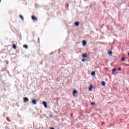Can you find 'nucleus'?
I'll list each match as a JSON object with an SVG mask.
<instances>
[{"instance_id":"4be33fe9","label":"nucleus","mask_w":129,"mask_h":129,"mask_svg":"<svg viewBox=\"0 0 129 129\" xmlns=\"http://www.w3.org/2000/svg\"><path fill=\"white\" fill-rule=\"evenodd\" d=\"M40 41V38H38V41Z\"/></svg>"},{"instance_id":"6e6552de","label":"nucleus","mask_w":129,"mask_h":129,"mask_svg":"<svg viewBox=\"0 0 129 129\" xmlns=\"http://www.w3.org/2000/svg\"><path fill=\"white\" fill-rule=\"evenodd\" d=\"M82 56H83V58H87V55H86V54H83L82 55Z\"/></svg>"},{"instance_id":"20e7f679","label":"nucleus","mask_w":129,"mask_h":129,"mask_svg":"<svg viewBox=\"0 0 129 129\" xmlns=\"http://www.w3.org/2000/svg\"><path fill=\"white\" fill-rule=\"evenodd\" d=\"M32 19L33 21H37V20H38V18H37L36 17H35L34 16H32Z\"/></svg>"},{"instance_id":"412c9836","label":"nucleus","mask_w":129,"mask_h":129,"mask_svg":"<svg viewBox=\"0 0 129 129\" xmlns=\"http://www.w3.org/2000/svg\"><path fill=\"white\" fill-rule=\"evenodd\" d=\"M49 117H53V116L52 115H50Z\"/></svg>"},{"instance_id":"9d476101","label":"nucleus","mask_w":129,"mask_h":129,"mask_svg":"<svg viewBox=\"0 0 129 129\" xmlns=\"http://www.w3.org/2000/svg\"><path fill=\"white\" fill-rule=\"evenodd\" d=\"M13 48L14 49H17V45H16V44H13Z\"/></svg>"},{"instance_id":"f3484780","label":"nucleus","mask_w":129,"mask_h":129,"mask_svg":"<svg viewBox=\"0 0 129 129\" xmlns=\"http://www.w3.org/2000/svg\"><path fill=\"white\" fill-rule=\"evenodd\" d=\"M89 91H91V90H92V87H90L89 88Z\"/></svg>"},{"instance_id":"dca6fc26","label":"nucleus","mask_w":129,"mask_h":129,"mask_svg":"<svg viewBox=\"0 0 129 129\" xmlns=\"http://www.w3.org/2000/svg\"><path fill=\"white\" fill-rule=\"evenodd\" d=\"M82 62H85V61H86V59H85V58L82 59Z\"/></svg>"},{"instance_id":"0eeeda50","label":"nucleus","mask_w":129,"mask_h":129,"mask_svg":"<svg viewBox=\"0 0 129 129\" xmlns=\"http://www.w3.org/2000/svg\"><path fill=\"white\" fill-rule=\"evenodd\" d=\"M75 26H76V27H78V26H79V22H76L75 23Z\"/></svg>"},{"instance_id":"aec40b11","label":"nucleus","mask_w":129,"mask_h":129,"mask_svg":"<svg viewBox=\"0 0 129 129\" xmlns=\"http://www.w3.org/2000/svg\"><path fill=\"white\" fill-rule=\"evenodd\" d=\"M91 104H92V105H94V104H95V103H91Z\"/></svg>"},{"instance_id":"9b49d317","label":"nucleus","mask_w":129,"mask_h":129,"mask_svg":"<svg viewBox=\"0 0 129 129\" xmlns=\"http://www.w3.org/2000/svg\"><path fill=\"white\" fill-rule=\"evenodd\" d=\"M23 47H24V48H25V49H28V45H24L23 46Z\"/></svg>"},{"instance_id":"6ab92c4d","label":"nucleus","mask_w":129,"mask_h":129,"mask_svg":"<svg viewBox=\"0 0 129 129\" xmlns=\"http://www.w3.org/2000/svg\"><path fill=\"white\" fill-rule=\"evenodd\" d=\"M118 71H120V70H121V68H118Z\"/></svg>"},{"instance_id":"f8f14e48","label":"nucleus","mask_w":129,"mask_h":129,"mask_svg":"<svg viewBox=\"0 0 129 129\" xmlns=\"http://www.w3.org/2000/svg\"><path fill=\"white\" fill-rule=\"evenodd\" d=\"M91 75L92 76H94V75H95V72H92Z\"/></svg>"},{"instance_id":"f257e3e1","label":"nucleus","mask_w":129,"mask_h":129,"mask_svg":"<svg viewBox=\"0 0 129 129\" xmlns=\"http://www.w3.org/2000/svg\"><path fill=\"white\" fill-rule=\"evenodd\" d=\"M42 103H43L44 107H45V108H47V107H48V106L47 105V102L43 101Z\"/></svg>"},{"instance_id":"5701e85b","label":"nucleus","mask_w":129,"mask_h":129,"mask_svg":"<svg viewBox=\"0 0 129 129\" xmlns=\"http://www.w3.org/2000/svg\"><path fill=\"white\" fill-rule=\"evenodd\" d=\"M50 129H55V128H51Z\"/></svg>"},{"instance_id":"b1692460","label":"nucleus","mask_w":129,"mask_h":129,"mask_svg":"<svg viewBox=\"0 0 129 129\" xmlns=\"http://www.w3.org/2000/svg\"><path fill=\"white\" fill-rule=\"evenodd\" d=\"M1 1H2V0H0V3H1Z\"/></svg>"},{"instance_id":"4468645a","label":"nucleus","mask_w":129,"mask_h":129,"mask_svg":"<svg viewBox=\"0 0 129 129\" xmlns=\"http://www.w3.org/2000/svg\"><path fill=\"white\" fill-rule=\"evenodd\" d=\"M108 54H109V55H112V51H109Z\"/></svg>"},{"instance_id":"7ed1b4c3","label":"nucleus","mask_w":129,"mask_h":129,"mask_svg":"<svg viewBox=\"0 0 129 129\" xmlns=\"http://www.w3.org/2000/svg\"><path fill=\"white\" fill-rule=\"evenodd\" d=\"M32 102L34 105H36V104H37V101L36 100V99H33Z\"/></svg>"},{"instance_id":"2eb2a0df","label":"nucleus","mask_w":129,"mask_h":129,"mask_svg":"<svg viewBox=\"0 0 129 129\" xmlns=\"http://www.w3.org/2000/svg\"><path fill=\"white\" fill-rule=\"evenodd\" d=\"M121 61H125V58H124V57H122L121 58Z\"/></svg>"},{"instance_id":"f03ea898","label":"nucleus","mask_w":129,"mask_h":129,"mask_svg":"<svg viewBox=\"0 0 129 129\" xmlns=\"http://www.w3.org/2000/svg\"><path fill=\"white\" fill-rule=\"evenodd\" d=\"M76 94H77V91L76 90H74L73 92V95L75 96Z\"/></svg>"},{"instance_id":"423d86ee","label":"nucleus","mask_w":129,"mask_h":129,"mask_svg":"<svg viewBox=\"0 0 129 129\" xmlns=\"http://www.w3.org/2000/svg\"><path fill=\"white\" fill-rule=\"evenodd\" d=\"M86 44H87L86 41L85 40L83 41V46H86Z\"/></svg>"},{"instance_id":"a211bd4d","label":"nucleus","mask_w":129,"mask_h":129,"mask_svg":"<svg viewBox=\"0 0 129 129\" xmlns=\"http://www.w3.org/2000/svg\"><path fill=\"white\" fill-rule=\"evenodd\" d=\"M116 71V69H113V70H112V72H115Z\"/></svg>"},{"instance_id":"ddd939ff","label":"nucleus","mask_w":129,"mask_h":129,"mask_svg":"<svg viewBox=\"0 0 129 129\" xmlns=\"http://www.w3.org/2000/svg\"><path fill=\"white\" fill-rule=\"evenodd\" d=\"M102 86H105V82H102Z\"/></svg>"},{"instance_id":"1a4fd4ad","label":"nucleus","mask_w":129,"mask_h":129,"mask_svg":"<svg viewBox=\"0 0 129 129\" xmlns=\"http://www.w3.org/2000/svg\"><path fill=\"white\" fill-rule=\"evenodd\" d=\"M20 18L22 20V21H24V17H23V16L20 15Z\"/></svg>"},{"instance_id":"39448f33","label":"nucleus","mask_w":129,"mask_h":129,"mask_svg":"<svg viewBox=\"0 0 129 129\" xmlns=\"http://www.w3.org/2000/svg\"><path fill=\"white\" fill-rule=\"evenodd\" d=\"M24 102H28L29 101V98L25 97L24 98Z\"/></svg>"}]
</instances>
